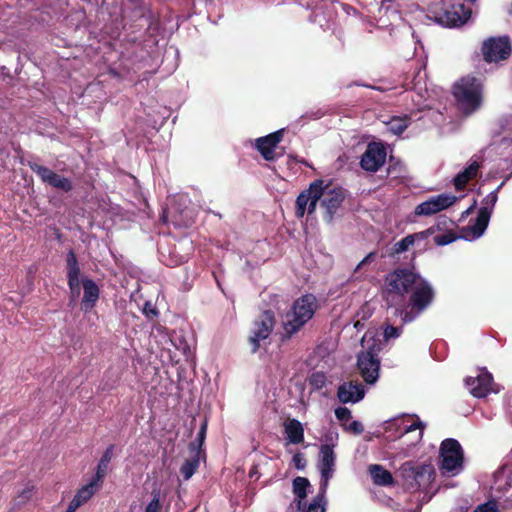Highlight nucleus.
Masks as SVG:
<instances>
[{
    "instance_id": "nucleus-40",
    "label": "nucleus",
    "mask_w": 512,
    "mask_h": 512,
    "mask_svg": "<svg viewBox=\"0 0 512 512\" xmlns=\"http://www.w3.org/2000/svg\"><path fill=\"white\" fill-rule=\"evenodd\" d=\"M473 512H499L498 504L494 500H489L477 506Z\"/></svg>"
},
{
    "instance_id": "nucleus-11",
    "label": "nucleus",
    "mask_w": 512,
    "mask_h": 512,
    "mask_svg": "<svg viewBox=\"0 0 512 512\" xmlns=\"http://www.w3.org/2000/svg\"><path fill=\"white\" fill-rule=\"evenodd\" d=\"M336 467V454L327 445H320L317 461V469L320 473V485L323 492H327L330 479L333 477Z\"/></svg>"
},
{
    "instance_id": "nucleus-23",
    "label": "nucleus",
    "mask_w": 512,
    "mask_h": 512,
    "mask_svg": "<svg viewBox=\"0 0 512 512\" xmlns=\"http://www.w3.org/2000/svg\"><path fill=\"white\" fill-rule=\"evenodd\" d=\"M286 444H301L304 441V427L297 419H287L284 424Z\"/></svg>"
},
{
    "instance_id": "nucleus-33",
    "label": "nucleus",
    "mask_w": 512,
    "mask_h": 512,
    "mask_svg": "<svg viewBox=\"0 0 512 512\" xmlns=\"http://www.w3.org/2000/svg\"><path fill=\"white\" fill-rule=\"evenodd\" d=\"M408 127V119L394 117L387 123V129L395 135H400Z\"/></svg>"
},
{
    "instance_id": "nucleus-39",
    "label": "nucleus",
    "mask_w": 512,
    "mask_h": 512,
    "mask_svg": "<svg viewBox=\"0 0 512 512\" xmlns=\"http://www.w3.org/2000/svg\"><path fill=\"white\" fill-rule=\"evenodd\" d=\"M456 239H457V236L454 235L453 233H446V234H441V235L435 236L434 242L438 246H445V245L451 244Z\"/></svg>"
},
{
    "instance_id": "nucleus-18",
    "label": "nucleus",
    "mask_w": 512,
    "mask_h": 512,
    "mask_svg": "<svg viewBox=\"0 0 512 512\" xmlns=\"http://www.w3.org/2000/svg\"><path fill=\"white\" fill-rule=\"evenodd\" d=\"M318 183L313 182L309 188L301 192L296 200V215L303 217L305 213L311 214L315 211L317 202L320 200V194L317 190Z\"/></svg>"
},
{
    "instance_id": "nucleus-12",
    "label": "nucleus",
    "mask_w": 512,
    "mask_h": 512,
    "mask_svg": "<svg viewBox=\"0 0 512 512\" xmlns=\"http://www.w3.org/2000/svg\"><path fill=\"white\" fill-rule=\"evenodd\" d=\"M402 471L407 480H412L411 487L426 488L433 480L434 469L430 464L414 465L405 463Z\"/></svg>"
},
{
    "instance_id": "nucleus-20",
    "label": "nucleus",
    "mask_w": 512,
    "mask_h": 512,
    "mask_svg": "<svg viewBox=\"0 0 512 512\" xmlns=\"http://www.w3.org/2000/svg\"><path fill=\"white\" fill-rule=\"evenodd\" d=\"M101 485L102 483L92 478L87 484L78 489L73 499L69 502L65 512H75L95 495Z\"/></svg>"
},
{
    "instance_id": "nucleus-9",
    "label": "nucleus",
    "mask_w": 512,
    "mask_h": 512,
    "mask_svg": "<svg viewBox=\"0 0 512 512\" xmlns=\"http://www.w3.org/2000/svg\"><path fill=\"white\" fill-rule=\"evenodd\" d=\"M275 325V317L273 312L264 311L254 322L249 337V343L251 345V352L255 353L258 351L261 345V341L266 340Z\"/></svg>"
},
{
    "instance_id": "nucleus-47",
    "label": "nucleus",
    "mask_w": 512,
    "mask_h": 512,
    "mask_svg": "<svg viewBox=\"0 0 512 512\" xmlns=\"http://www.w3.org/2000/svg\"><path fill=\"white\" fill-rule=\"evenodd\" d=\"M472 208H473V207H470V208H468L466 211H464L462 216H463V217H465V216L469 215V214H470V212H471V210H472Z\"/></svg>"
},
{
    "instance_id": "nucleus-3",
    "label": "nucleus",
    "mask_w": 512,
    "mask_h": 512,
    "mask_svg": "<svg viewBox=\"0 0 512 512\" xmlns=\"http://www.w3.org/2000/svg\"><path fill=\"white\" fill-rule=\"evenodd\" d=\"M364 352L358 356V368L368 384H374L379 378L380 361L377 357L381 343L372 333H365L361 341Z\"/></svg>"
},
{
    "instance_id": "nucleus-24",
    "label": "nucleus",
    "mask_w": 512,
    "mask_h": 512,
    "mask_svg": "<svg viewBox=\"0 0 512 512\" xmlns=\"http://www.w3.org/2000/svg\"><path fill=\"white\" fill-rule=\"evenodd\" d=\"M430 234H432V230L427 229L425 231L407 235L406 237L402 238L400 241L395 243L393 247V252L396 254L403 253L407 251L411 246H413L416 241L425 240Z\"/></svg>"
},
{
    "instance_id": "nucleus-4",
    "label": "nucleus",
    "mask_w": 512,
    "mask_h": 512,
    "mask_svg": "<svg viewBox=\"0 0 512 512\" xmlns=\"http://www.w3.org/2000/svg\"><path fill=\"white\" fill-rule=\"evenodd\" d=\"M438 468L441 475L455 477L464 469V451L460 443L453 438L442 441L439 448Z\"/></svg>"
},
{
    "instance_id": "nucleus-15",
    "label": "nucleus",
    "mask_w": 512,
    "mask_h": 512,
    "mask_svg": "<svg viewBox=\"0 0 512 512\" xmlns=\"http://www.w3.org/2000/svg\"><path fill=\"white\" fill-rule=\"evenodd\" d=\"M317 190L320 194L322 206L326 209L329 220L332 219L334 212L340 207L344 200V191L342 188L323 186V181L317 180Z\"/></svg>"
},
{
    "instance_id": "nucleus-25",
    "label": "nucleus",
    "mask_w": 512,
    "mask_h": 512,
    "mask_svg": "<svg viewBox=\"0 0 512 512\" xmlns=\"http://www.w3.org/2000/svg\"><path fill=\"white\" fill-rule=\"evenodd\" d=\"M479 163L475 160L471 161L468 167L463 171L459 172L454 177V186L457 190L463 189L466 184L473 178H475L479 171Z\"/></svg>"
},
{
    "instance_id": "nucleus-43",
    "label": "nucleus",
    "mask_w": 512,
    "mask_h": 512,
    "mask_svg": "<svg viewBox=\"0 0 512 512\" xmlns=\"http://www.w3.org/2000/svg\"><path fill=\"white\" fill-rule=\"evenodd\" d=\"M345 429L351 431L352 433L359 435L364 431V427L360 421H352L348 426H345Z\"/></svg>"
},
{
    "instance_id": "nucleus-30",
    "label": "nucleus",
    "mask_w": 512,
    "mask_h": 512,
    "mask_svg": "<svg viewBox=\"0 0 512 512\" xmlns=\"http://www.w3.org/2000/svg\"><path fill=\"white\" fill-rule=\"evenodd\" d=\"M112 452H113L112 446L107 448V450L104 452V454L102 455V457L97 465V470H96L95 476L92 477L93 479L97 480L100 483H102L103 478L106 475L108 465L112 459Z\"/></svg>"
},
{
    "instance_id": "nucleus-6",
    "label": "nucleus",
    "mask_w": 512,
    "mask_h": 512,
    "mask_svg": "<svg viewBox=\"0 0 512 512\" xmlns=\"http://www.w3.org/2000/svg\"><path fill=\"white\" fill-rule=\"evenodd\" d=\"M425 423L416 415H400L384 423V430L391 439L411 434V444H417L423 437Z\"/></svg>"
},
{
    "instance_id": "nucleus-19",
    "label": "nucleus",
    "mask_w": 512,
    "mask_h": 512,
    "mask_svg": "<svg viewBox=\"0 0 512 512\" xmlns=\"http://www.w3.org/2000/svg\"><path fill=\"white\" fill-rule=\"evenodd\" d=\"M30 168L41 178L43 182L66 192L72 189L71 182L68 178L56 174L49 168L37 163H30Z\"/></svg>"
},
{
    "instance_id": "nucleus-29",
    "label": "nucleus",
    "mask_w": 512,
    "mask_h": 512,
    "mask_svg": "<svg viewBox=\"0 0 512 512\" xmlns=\"http://www.w3.org/2000/svg\"><path fill=\"white\" fill-rule=\"evenodd\" d=\"M191 451L193 453L192 457L187 459L180 468L184 480H189L197 471L200 464V451H198L194 443L191 444Z\"/></svg>"
},
{
    "instance_id": "nucleus-5",
    "label": "nucleus",
    "mask_w": 512,
    "mask_h": 512,
    "mask_svg": "<svg viewBox=\"0 0 512 512\" xmlns=\"http://www.w3.org/2000/svg\"><path fill=\"white\" fill-rule=\"evenodd\" d=\"M453 95L465 114L477 110L482 102V84L474 77H464L453 87Z\"/></svg>"
},
{
    "instance_id": "nucleus-28",
    "label": "nucleus",
    "mask_w": 512,
    "mask_h": 512,
    "mask_svg": "<svg viewBox=\"0 0 512 512\" xmlns=\"http://www.w3.org/2000/svg\"><path fill=\"white\" fill-rule=\"evenodd\" d=\"M310 487V482L305 477H296L293 480V493L297 499L298 510L305 508L304 499L306 498L308 489Z\"/></svg>"
},
{
    "instance_id": "nucleus-1",
    "label": "nucleus",
    "mask_w": 512,
    "mask_h": 512,
    "mask_svg": "<svg viewBox=\"0 0 512 512\" xmlns=\"http://www.w3.org/2000/svg\"><path fill=\"white\" fill-rule=\"evenodd\" d=\"M318 309L317 298L313 294H305L296 299L283 320V330L291 337L299 332L314 316Z\"/></svg>"
},
{
    "instance_id": "nucleus-36",
    "label": "nucleus",
    "mask_w": 512,
    "mask_h": 512,
    "mask_svg": "<svg viewBox=\"0 0 512 512\" xmlns=\"http://www.w3.org/2000/svg\"><path fill=\"white\" fill-rule=\"evenodd\" d=\"M327 378L323 372H315L309 378V384L314 389H321L326 385Z\"/></svg>"
},
{
    "instance_id": "nucleus-37",
    "label": "nucleus",
    "mask_w": 512,
    "mask_h": 512,
    "mask_svg": "<svg viewBox=\"0 0 512 512\" xmlns=\"http://www.w3.org/2000/svg\"><path fill=\"white\" fill-rule=\"evenodd\" d=\"M338 440H339V434L337 431L335 430H329L327 431L323 438H322V443L321 445H327L329 446L332 450H334V448L337 446L338 444Z\"/></svg>"
},
{
    "instance_id": "nucleus-2",
    "label": "nucleus",
    "mask_w": 512,
    "mask_h": 512,
    "mask_svg": "<svg viewBox=\"0 0 512 512\" xmlns=\"http://www.w3.org/2000/svg\"><path fill=\"white\" fill-rule=\"evenodd\" d=\"M434 295L432 285L420 275L410 291L408 305L402 309L395 308V315L399 314L404 324L414 321L432 304Z\"/></svg>"
},
{
    "instance_id": "nucleus-42",
    "label": "nucleus",
    "mask_w": 512,
    "mask_h": 512,
    "mask_svg": "<svg viewBox=\"0 0 512 512\" xmlns=\"http://www.w3.org/2000/svg\"><path fill=\"white\" fill-rule=\"evenodd\" d=\"M335 416L339 421H348L352 418L351 411L346 407L335 409Z\"/></svg>"
},
{
    "instance_id": "nucleus-48",
    "label": "nucleus",
    "mask_w": 512,
    "mask_h": 512,
    "mask_svg": "<svg viewBox=\"0 0 512 512\" xmlns=\"http://www.w3.org/2000/svg\"><path fill=\"white\" fill-rule=\"evenodd\" d=\"M472 208H473V207H470V208H468L466 211H464L462 216H463V217H465V216L469 215V214H470V212H471V210H472Z\"/></svg>"
},
{
    "instance_id": "nucleus-13",
    "label": "nucleus",
    "mask_w": 512,
    "mask_h": 512,
    "mask_svg": "<svg viewBox=\"0 0 512 512\" xmlns=\"http://www.w3.org/2000/svg\"><path fill=\"white\" fill-rule=\"evenodd\" d=\"M465 386L469 393L476 398H484L490 393L496 392L492 375L486 369H479L476 377H467Z\"/></svg>"
},
{
    "instance_id": "nucleus-41",
    "label": "nucleus",
    "mask_w": 512,
    "mask_h": 512,
    "mask_svg": "<svg viewBox=\"0 0 512 512\" xmlns=\"http://www.w3.org/2000/svg\"><path fill=\"white\" fill-rule=\"evenodd\" d=\"M68 286L71 291L72 297L77 298L80 295L79 278H68Z\"/></svg>"
},
{
    "instance_id": "nucleus-21",
    "label": "nucleus",
    "mask_w": 512,
    "mask_h": 512,
    "mask_svg": "<svg viewBox=\"0 0 512 512\" xmlns=\"http://www.w3.org/2000/svg\"><path fill=\"white\" fill-rule=\"evenodd\" d=\"M365 396V388L356 382H345L338 387L337 397L341 403H358Z\"/></svg>"
},
{
    "instance_id": "nucleus-17",
    "label": "nucleus",
    "mask_w": 512,
    "mask_h": 512,
    "mask_svg": "<svg viewBox=\"0 0 512 512\" xmlns=\"http://www.w3.org/2000/svg\"><path fill=\"white\" fill-rule=\"evenodd\" d=\"M386 160V150L379 143H370L361 157L360 165L365 171L376 172Z\"/></svg>"
},
{
    "instance_id": "nucleus-46",
    "label": "nucleus",
    "mask_w": 512,
    "mask_h": 512,
    "mask_svg": "<svg viewBox=\"0 0 512 512\" xmlns=\"http://www.w3.org/2000/svg\"><path fill=\"white\" fill-rule=\"evenodd\" d=\"M472 208H473V207H470V208H468L466 211H464L462 216H463V217H465V216L469 215V214H470V212H471V210H472Z\"/></svg>"
},
{
    "instance_id": "nucleus-35",
    "label": "nucleus",
    "mask_w": 512,
    "mask_h": 512,
    "mask_svg": "<svg viewBox=\"0 0 512 512\" xmlns=\"http://www.w3.org/2000/svg\"><path fill=\"white\" fill-rule=\"evenodd\" d=\"M162 504H161V494L160 491L152 492V499L147 504L145 508V512H161Z\"/></svg>"
},
{
    "instance_id": "nucleus-7",
    "label": "nucleus",
    "mask_w": 512,
    "mask_h": 512,
    "mask_svg": "<svg viewBox=\"0 0 512 512\" xmlns=\"http://www.w3.org/2000/svg\"><path fill=\"white\" fill-rule=\"evenodd\" d=\"M503 182L492 192H490L483 201V206L479 209L477 218L473 225L463 228L461 238L467 241H474L480 238L486 231L489 220L498 199V191L503 186Z\"/></svg>"
},
{
    "instance_id": "nucleus-31",
    "label": "nucleus",
    "mask_w": 512,
    "mask_h": 512,
    "mask_svg": "<svg viewBox=\"0 0 512 512\" xmlns=\"http://www.w3.org/2000/svg\"><path fill=\"white\" fill-rule=\"evenodd\" d=\"M376 256V252H370L358 263L354 269V275L357 279H365L367 277L369 266L375 261Z\"/></svg>"
},
{
    "instance_id": "nucleus-32",
    "label": "nucleus",
    "mask_w": 512,
    "mask_h": 512,
    "mask_svg": "<svg viewBox=\"0 0 512 512\" xmlns=\"http://www.w3.org/2000/svg\"><path fill=\"white\" fill-rule=\"evenodd\" d=\"M325 494L326 492H323L321 490V486H319L318 495L312 500V502L308 506L305 505V508L301 509L300 511L325 512Z\"/></svg>"
},
{
    "instance_id": "nucleus-10",
    "label": "nucleus",
    "mask_w": 512,
    "mask_h": 512,
    "mask_svg": "<svg viewBox=\"0 0 512 512\" xmlns=\"http://www.w3.org/2000/svg\"><path fill=\"white\" fill-rule=\"evenodd\" d=\"M457 199L458 198L451 193L431 196L415 207L414 214L416 216H432L454 205Z\"/></svg>"
},
{
    "instance_id": "nucleus-38",
    "label": "nucleus",
    "mask_w": 512,
    "mask_h": 512,
    "mask_svg": "<svg viewBox=\"0 0 512 512\" xmlns=\"http://www.w3.org/2000/svg\"><path fill=\"white\" fill-rule=\"evenodd\" d=\"M402 331V327H394L392 325L387 324L383 330V338L385 341L397 339L402 334Z\"/></svg>"
},
{
    "instance_id": "nucleus-27",
    "label": "nucleus",
    "mask_w": 512,
    "mask_h": 512,
    "mask_svg": "<svg viewBox=\"0 0 512 512\" xmlns=\"http://www.w3.org/2000/svg\"><path fill=\"white\" fill-rule=\"evenodd\" d=\"M82 285L84 289L82 304L86 309H90L99 298V288L93 280L87 278L82 280Z\"/></svg>"
},
{
    "instance_id": "nucleus-22",
    "label": "nucleus",
    "mask_w": 512,
    "mask_h": 512,
    "mask_svg": "<svg viewBox=\"0 0 512 512\" xmlns=\"http://www.w3.org/2000/svg\"><path fill=\"white\" fill-rule=\"evenodd\" d=\"M282 139V130L273 132L267 136L255 140V147L265 160H273L274 152Z\"/></svg>"
},
{
    "instance_id": "nucleus-16",
    "label": "nucleus",
    "mask_w": 512,
    "mask_h": 512,
    "mask_svg": "<svg viewBox=\"0 0 512 512\" xmlns=\"http://www.w3.org/2000/svg\"><path fill=\"white\" fill-rule=\"evenodd\" d=\"M472 11L463 4L452 5L439 13L437 18L440 24L446 27H459L465 24L471 17Z\"/></svg>"
},
{
    "instance_id": "nucleus-14",
    "label": "nucleus",
    "mask_w": 512,
    "mask_h": 512,
    "mask_svg": "<svg viewBox=\"0 0 512 512\" xmlns=\"http://www.w3.org/2000/svg\"><path fill=\"white\" fill-rule=\"evenodd\" d=\"M484 59L487 62H498L509 57L511 44L508 37H492L482 46Z\"/></svg>"
},
{
    "instance_id": "nucleus-34",
    "label": "nucleus",
    "mask_w": 512,
    "mask_h": 512,
    "mask_svg": "<svg viewBox=\"0 0 512 512\" xmlns=\"http://www.w3.org/2000/svg\"><path fill=\"white\" fill-rule=\"evenodd\" d=\"M67 278H79L80 268L74 252L70 251L67 255Z\"/></svg>"
},
{
    "instance_id": "nucleus-8",
    "label": "nucleus",
    "mask_w": 512,
    "mask_h": 512,
    "mask_svg": "<svg viewBox=\"0 0 512 512\" xmlns=\"http://www.w3.org/2000/svg\"><path fill=\"white\" fill-rule=\"evenodd\" d=\"M419 276L420 274L407 268L395 269L385 278L386 292L389 296H404L412 290Z\"/></svg>"
},
{
    "instance_id": "nucleus-44",
    "label": "nucleus",
    "mask_w": 512,
    "mask_h": 512,
    "mask_svg": "<svg viewBox=\"0 0 512 512\" xmlns=\"http://www.w3.org/2000/svg\"><path fill=\"white\" fill-rule=\"evenodd\" d=\"M292 461L294 463V466L298 469V470H302L305 468L306 466V460H305V457L302 453H296L294 454L293 458H292Z\"/></svg>"
},
{
    "instance_id": "nucleus-26",
    "label": "nucleus",
    "mask_w": 512,
    "mask_h": 512,
    "mask_svg": "<svg viewBox=\"0 0 512 512\" xmlns=\"http://www.w3.org/2000/svg\"><path fill=\"white\" fill-rule=\"evenodd\" d=\"M368 471L375 485L389 486L394 482L392 474L381 465L372 464L368 467Z\"/></svg>"
},
{
    "instance_id": "nucleus-45",
    "label": "nucleus",
    "mask_w": 512,
    "mask_h": 512,
    "mask_svg": "<svg viewBox=\"0 0 512 512\" xmlns=\"http://www.w3.org/2000/svg\"><path fill=\"white\" fill-rule=\"evenodd\" d=\"M206 429H207V423L206 421L202 423L201 427H200V430L197 434V438L196 440L198 441V444H194L195 447L199 450L200 447L202 446L203 442H204V439H205V436H206Z\"/></svg>"
}]
</instances>
